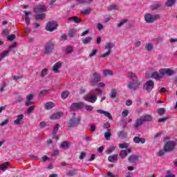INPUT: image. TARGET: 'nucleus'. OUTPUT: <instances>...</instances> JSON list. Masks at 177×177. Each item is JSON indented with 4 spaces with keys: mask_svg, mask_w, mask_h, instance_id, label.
Listing matches in <instances>:
<instances>
[{
    "mask_svg": "<svg viewBox=\"0 0 177 177\" xmlns=\"http://www.w3.org/2000/svg\"><path fill=\"white\" fill-rule=\"evenodd\" d=\"M127 77L132 81L127 84V88L131 91H136V89H139L141 82L138 79L136 74L132 72H129Z\"/></svg>",
    "mask_w": 177,
    "mask_h": 177,
    "instance_id": "obj_1",
    "label": "nucleus"
},
{
    "mask_svg": "<svg viewBox=\"0 0 177 177\" xmlns=\"http://www.w3.org/2000/svg\"><path fill=\"white\" fill-rule=\"evenodd\" d=\"M153 117L150 115H146L145 116H141L140 118L137 119L135 124H133V127L135 129H138L139 127H142L143 125V122L152 121Z\"/></svg>",
    "mask_w": 177,
    "mask_h": 177,
    "instance_id": "obj_2",
    "label": "nucleus"
},
{
    "mask_svg": "<svg viewBox=\"0 0 177 177\" xmlns=\"http://www.w3.org/2000/svg\"><path fill=\"white\" fill-rule=\"evenodd\" d=\"M81 123V118L74 117L73 118L70 119L67 123L66 127L71 129V128H75V127H78Z\"/></svg>",
    "mask_w": 177,
    "mask_h": 177,
    "instance_id": "obj_3",
    "label": "nucleus"
},
{
    "mask_svg": "<svg viewBox=\"0 0 177 177\" xmlns=\"http://www.w3.org/2000/svg\"><path fill=\"white\" fill-rule=\"evenodd\" d=\"M160 15L156 14V15H151V14H146L145 15V20L147 23H154V21H156V20H158L160 19Z\"/></svg>",
    "mask_w": 177,
    "mask_h": 177,
    "instance_id": "obj_4",
    "label": "nucleus"
},
{
    "mask_svg": "<svg viewBox=\"0 0 177 177\" xmlns=\"http://www.w3.org/2000/svg\"><path fill=\"white\" fill-rule=\"evenodd\" d=\"M176 146V142L169 141L164 145V151H173Z\"/></svg>",
    "mask_w": 177,
    "mask_h": 177,
    "instance_id": "obj_5",
    "label": "nucleus"
},
{
    "mask_svg": "<svg viewBox=\"0 0 177 177\" xmlns=\"http://www.w3.org/2000/svg\"><path fill=\"white\" fill-rule=\"evenodd\" d=\"M55 48V43H53V41H48V43H46L44 49V52L46 55H49V53H52V50H53Z\"/></svg>",
    "mask_w": 177,
    "mask_h": 177,
    "instance_id": "obj_6",
    "label": "nucleus"
},
{
    "mask_svg": "<svg viewBox=\"0 0 177 177\" xmlns=\"http://www.w3.org/2000/svg\"><path fill=\"white\" fill-rule=\"evenodd\" d=\"M113 48H114V43H106L105 45V49H107L108 51L104 53L102 55H101V57H107V56H109V55L111 54V49H113Z\"/></svg>",
    "mask_w": 177,
    "mask_h": 177,
    "instance_id": "obj_7",
    "label": "nucleus"
},
{
    "mask_svg": "<svg viewBox=\"0 0 177 177\" xmlns=\"http://www.w3.org/2000/svg\"><path fill=\"white\" fill-rule=\"evenodd\" d=\"M153 88H154V82H153L152 80H148L144 84V89L147 91V92H151Z\"/></svg>",
    "mask_w": 177,
    "mask_h": 177,
    "instance_id": "obj_8",
    "label": "nucleus"
},
{
    "mask_svg": "<svg viewBox=\"0 0 177 177\" xmlns=\"http://www.w3.org/2000/svg\"><path fill=\"white\" fill-rule=\"evenodd\" d=\"M100 78L102 77L100 75L97 73H94L93 74V77L91 78L90 82L91 85H95V84H97L99 81H100Z\"/></svg>",
    "mask_w": 177,
    "mask_h": 177,
    "instance_id": "obj_9",
    "label": "nucleus"
},
{
    "mask_svg": "<svg viewBox=\"0 0 177 177\" xmlns=\"http://www.w3.org/2000/svg\"><path fill=\"white\" fill-rule=\"evenodd\" d=\"M159 73L163 75H168V77H171V75L175 74V71H172L171 68H161L159 70Z\"/></svg>",
    "mask_w": 177,
    "mask_h": 177,
    "instance_id": "obj_10",
    "label": "nucleus"
},
{
    "mask_svg": "<svg viewBox=\"0 0 177 177\" xmlns=\"http://www.w3.org/2000/svg\"><path fill=\"white\" fill-rule=\"evenodd\" d=\"M57 28V23L55 21H50L47 24V26L46 27V30L47 31H54V30H56Z\"/></svg>",
    "mask_w": 177,
    "mask_h": 177,
    "instance_id": "obj_11",
    "label": "nucleus"
},
{
    "mask_svg": "<svg viewBox=\"0 0 177 177\" xmlns=\"http://www.w3.org/2000/svg\"><path fill=\"white\" fill-rule=\"evenodd\" d=\"M71 110H80V109H84V102H75L73 103L71 106Z\"/></svg>",
    "mask_w": 177,
    "mask_h": 177,
    "instance_id": "obj_12",
    "label": "nucleus"
},
{
    "mask_svg": "<svg viewBox=\"0 0 177 177\" xmlns=\"http://www.w3.org/2000/svg\"><path fill=\"white\" fill-rule=\"evenodd\" d=\"M23 120H24V115H18L17 119L14 121L15 125H21L24 123Z\"/></svg>",
    "mask_w": 177,
    "mask_h": 177,
    "instance_id": "obj_13",
    "label": "nucleus"
},
{
    "mask_svg": "<svg viewBox=\"0 0 177 177\" xmlns=\"http://www.w3.org/2000/svg\"><path fill=\"white\" fill-rule=\"evenodd\" d=\"M34 12H35V13H44V12H46V7L44 6H37L34 8Z\"/></svg>",
    "mask_w": 177,
    "mask_h": 177,
    "instance_id": "obj_14",
    "label": "nucleus"
},
{
    "mask_svg": "<svg viewBox=\"0 0 177 177\" xmlns=\"http://www.w3.org/2000/svg\"><path fill=\"white\" fill-rule=\"evenodd\" d=\"M132 151L131 149H128L127 150H121L120 151L119 156L121 158L124 159L127 156H128V153H131Z\"/></svg>",
    "mask_w": 177,
    "mask_h": 177,
    "instance_id": "obj_15",
    "label": "nucleus"
},
{
    "mask_svg": "<svg viewBox=\"0 0 177 177\" xmlns=\"http://www.w3.org/2000/svg\"><path fill=\"white\" fill-rule=\"evenodd\" d=\"M97 113H99L100 114H104V115H105V117H107L109 118V120H113V116L111 115V113H110L106 111H103L102 109H98V110H97Z\"/></svg>",
    "mask_w": 177,
    "mask_h": 177,
    "instance_id": "obj_16",
    "label": "nucleus"
},
{
    "mask_svg": "<svg viewBox=\"0 0 177 177\" xmlns=\"http://www.w3.org/2000/svg\"><path fill=\"white\" fill-rule=\"evenodd\" d=\"M61 117H63V113L58 112L50 115V120H59Z\"/></svg>",
    "mask_w": 177,
    "mask_h": 177,
    "instance_id": "obj_17",
    "label": "nucleus"
},
{
    "mask_svg": "<svg viewBox=\"0 0 177 177\" xmlns=\"http://www.w3.org/2000/svg\"><path fill=\"white\" fill-rule=\"evenodd\" d=\"M139 160V156L138 155H131L128 158L129 162L135 163Z\"/></svg>",
    "mask_w": 177,
    "mask_h": 177,
    "instance_id": "obj_18",
    "label": "nucleus"
},
{
    "mask_svg": "<svg viewBox=\"0 0 177 177\" xmlns=\"http://www.w3.org/2000/svg\"><path fill=\"white\" fill-rule=\"evenodd\" d=\"M162 77H164L162 74H158L157 72H153L151 75V78H153V80H161Z\"/></svg>",
    "mask_w": 177,
    "mask_h": 177,
    "instance_id": "obj_19",
    "label": "nucleus"
},
{
    "mask_svg": "<svg viewBox=\"0 0 177 177\" xmlns=\"http://www.w3.org/2000/svg\"><path fill=\"white\" fill-rule=\"evenodd\" d=\"M62 67V62H57L53 67L54 73H59V68Z\"/></svg>",
    "mask_w": 177,
    "mask_h": 177,
    "instance_id": "obj_20",
    "label": "nucleus"
},
{
    "mask_svg": "<svg viewBox=\"0 0 177 177\" xmlns=\"http://www.w3.org/2000/svg\"><path fill=\"white\" fill-rule=\"evenodd\" d=\"M96 96L91 95V96L85 98L86 102H89L90 103H95L96 102Z\"/></svg>",
    "mask_w": 177,
    "mask_h": 177,
    "instance_id": "obj_21",
    "label": "nucleus"
},
{
    "mask_svg": "<svg viewBox=\"0 0 177 177\" xmlns=\"http://www.w3.org/2000/svg\"><path fill=\"white\" fill-rule=\"evenodd\" d=\"M134 143H145L146 140L143 138L135 137L133 138Z\"/></svg>",
    "mask_w": 177,
    "mask_h": 177,
    "instance_id": "obj_22",
    "label": "nucleus"
},
{
    "mask_svg": "<svg viewBox=\"0 0 177 177\" xmlns=\"http://www.w3.org/2000/svg\"><path fill=\"white\" fill-rule=\"evenodd\" d=\"M118 158V154H115V155L109 156L108 160L110 162H114L115 161H117Z\"/></svg>",
    "mask_w": 177,
    "mask_h": 177,
    "instance_id": "obj_23",
    "label": "nucleus"
},
{
    "mask_svg": "<svg viewBox=\"0 0 177 177\" xmlns=\"http://www.w3.org/2000/svg\"><path fill=\"white\" fill-rule=\"evenodd\" d=\"M53 107H55V103L52 102H48L45 105L46 110H50V109H53Z\"/></svg>",
    "mask_w": 177,
    "mask_h": 177,
    "instance_id": "obj_24",
    "label": "nucleus"
},
{
    "mask_svg": "<svg viewBox=\"0 0 177 177\" xmlns=\"http://www.w3.org/2000/svg\"><path fill=\"white\" fill-rule=\"evenodd\" d=\"M91 12H92V9L91 8H87L84 10H82L80 13L84 16H88V15H91Z\"/></svg>",
    "mask_w": 177,
    "mask_h": 177,
    "instance_id": "obj_25",
    "label": "nucleus"
},
{
    "mask_svg": "<svg viewBox=\"0 0 177 177\" xmlns=\"http://www.w3.org/2000/svg\"><path fill=\"white\" fill-rule=\"evenodd\" d=\"M176 3V0H167L165 3L166 6L171 8V6H174Z\"/></svg>",
    "mask_w": 177,
    "mask_h": 177,
    "instance_id": "obj_26",
    "label": "nucleus"
},
{
    "mask_svg": "<svg viewBox=\"0 0 177 177\" xmlns=\"http://www.w3.org/2000/svg\"><path fill=\"white\" fill-rule=\"evenodd\" d=\"M8 167H9V162H6L0 165V169H1V171H6Z\"/></svg>",
    "mask_w": 177,
    "mask_h": 177,
    "instance_id": "obj_27",
    "label": "nucleus"
},
{
    "mask_svg": "<svg viewBox=\"0 0 177 177\" xmlns=\"http://www.w3.org/2000/svg\"><path fill=\"white\" fill-rule=\"evenodd\" d=\"M68 20H70L71 21H74L75 23H77V24L81 23V19L77 17H69Z\"/></svg>",
    "mask_w": 177,
    "mask_h": 177,
    "instance_id": "obj_28",
    "label": "nucleus"
},
{
    "mask_svg": "<svg viewBox=\"0 0 177 177\" xmlns=\"http://www.w3.org/2000/svg\"><path fill=\"white\" fill-rule=\"evenodd\" d=\"M77 30L75 29H71L68 33V37L70 38H73L75 37Z\"/></svg>",
    "mask_w": 177,
    "mask_h": 177,
    "instance_id": "obj_29",
    "label": "nucleus"
},
{
    "mask_svg": "<svg viewBox=\"0 0 177 177\" xmlns=\"http://www.w3.org/2000/svg\"><path fill=\"white\" fill-rule=\"evenodd\" d=\"M10 52V50H4L3 51V53H1V56H0V61H2V59L4 57H6V56H8V55H9V53Z\"/></svg>",
    "mask_w": 177,
    "mask_h": 177,
    "instance_id": "obj_30",
    "label": "nucleus"
},
{
    "mask_svg": "<svg viewBox=\"0 0 177 177\" xmlns=\"http://www.w3.org/2000/svg\"><path fill=\"white\" fill-rule=\"evenodd\" d=\"M25 13V21L26 24H30V17H28V15H31L30 12L24 11Z\"/></svg>",
    "mask_w": 177,
    "mask_h": 177,
    "instance_id": "obj_31",
    "label": "nucleus"
},
{
    "mask_svg": "<svg viewBox=\"0 0 177 177\" xmlns=\"http://www.w3.org/2000/svg\"><path fill=\"white\" fill-rule=\"evenodd\" d=\"M104 138L106 140H110V138H111V130H108L104 133Z\"/></svg>",
    "mask_w": 177,
    "mask_h": 177,
    "instance_id": "obj_32",
    "label": "nucleus"
},
{
    "mask_svg": "<svg viewBox=\"0 0 177 177\" xmlns=\"http://www.w3.org/2000/svg\"><path fill=\"white\" fill-rule=\"evenodd\" d=\"M145 49L148 52H151V50H153V44L151 43H147L145 45Z\"/></svg>",
    "mask_w": 177,
    "mask_h": 177,
    "instance_id": "obj_33",
    "label": "nucleus"
},
{
    "mask_svg": "<svg viewBox=\"0 0 177 177\" xmlns=\"http://www.w3.org/2000/svg\"><path fill=\"white\" fill-rule=\"evenodd\" d=\"M158 8H161V4L160 3H157L156 4L150 6L151 10H157Z\"/></svg>",
    "mask_w": 177,
    "mask_h": 177,
    "instance_id": "obj_34",
    "label": "nucleus"
},
{
    "mask_svg": "<svg viewBox=\"0 0 177 177\" xmlns=\"http://www.w3.org/2000/svg\"><path fill=\"white\" fill-rule=\"evenodd\" d=\"M158 114L162 117V115H164L165 114V109L164 108H159L158 109Z\"/></svg>",
    "mask_w": 177,
    "mask_h": 177,
    "instance_id": "obj_35",
    "label": "nucleus"
},
{
    "mask_svg": "<svg viewBox=\"0 0 177 177\" xmlns=\"http://www.w3.org/2000/svg\"><path fill=\"white\" fill-rule=\"evenodd\" d=\"M68 95H70V91H65L62 93V99H67L68 97Z\"/></svg>",
    "mask_w": 177,
    "mask_h": 177,
    "instance_id": "obj_36",
    "label": "nucleus"
},
{
    "mask_svg": "<svg viewBox=\"0 0 177 177\" xmlns=\"http://www.w3.org/2000/svg\"><path fill=\"white\" fill-rule=\"evenodd\" d=\"M73 50H74L73 49V46H66V48L65 52H66V53L70 54V53H73Z\"/></svg>",
    "mask_w": 177,
    "mask_h": 177,
    "instance_id": "obj_37",
    "label": "nucleus"
},
{
    "mask_svg": "<svg viewBox=\"0 0 177 177\" xmlns=\"http://www.w3.org/2000/svg\"><path fill=\"white\" fill-rule=\"evenodd\" d=\"M59 128H60V125L59 124H57L55 125L53 131V135H56V133H57V131H59Z\"/></svg>",
    "mask_w": 177,
    "mask_h": 177,
    "instance_id": "obj_38",
    "label": "nucleus"
},
{
    "mask_svg": "<svg viewBox=\"0 0 177 177\" xmlns=\"http://www.w3.org/2000/svg\"><path fill=\"white\" fill-rule=\"evenodd\" d=\"M45 14L42 13V14H39L36 15L35 19L36 20H44V19L45 18Z\"/></svg>",
    "mask_w": 177,
    "mask_h": 177,
    "instance_id": "obj_39",
    "label": "nucleus"
},
{
    "mask_svg": "<svg viewBox=\"0 0 177 177\" xmlns=\"http://www.w3.org/2000/svg\"><path fill=\"white\" fill-rule=\"evenodd\" d=\"M117 95H118L117 91H115V89H112L111 90V97L112 99H115V97H117Z\"/></svg>",
    "mask_w": 177,
    "mask_h": 177,
    "instance_id": "obj_40",
    "label": "nucleus"
},
{
    "mask_svg": "<svg viewBox=\"0 0 177 177\" xmlns=\"http://www.w3.org/2000/svg\"><path fill=\"white\" fill-rule=\"evenodd\" d=\"M91 41H92V37H86L85 39H84L82 40V42H83L85 45H86V44H89V42H91Z\"/></svg>",
    "mask_w": 177,
    "mask_h": 177,
    "instance_id": "obj_41",
    "label": "nucleus"
},
{
    "mask_svg": "<svg viewBox=\"0 0 177 177\" xmlns=\"http://www.w3.org/2000/svg\"><path fill=\"white\" fill-rule=\"evenodd\" d=\"M108 9L109 10H114V9H115L116 10H118V6H117V4L111 5L108 6Z\"/></svg>",
    "mask_w": 177,
    "mask_h": 177,
    "instance_id": "obj_42",
    "label": "nucleus"
},
{
    "mask_svg": "<svg viewBox=\"0 0 177 177\" xmlns=\"http://www.w3.org/2000/svg\"><path fill=\"white\" fill-rule=\"evenodd\" d=\"M66 175L68 176H74L75 175H77V170H71V171H69Z\"/></svg>",
    "mask_w": 177,
    "mask_h": 177,
    "instance_id": "obj_43",
    "label": "nucleus"
},
{
    "mask_svg": "<svg viewBox=\"0 0 177 177\" xmlns=\"http://www.w3.org/2000/svg\"><path fill=\"white\" fill-rule=\"evenodd\" d=\"M35 109V105L30 106L26 111L27 114L28 115L31 114V113H32V111H34Z\"/></svg>",
    "mask_w": 177,
    "mask_h": 177,
    "instance_id": "obj_44",
    "label": "nucleus"
},
{
    "mask_svg": "<svg viewBox=\"0 0 177 177\" xmlns=\"http://www.w3.org/2000/svg\"><path fill=\"white\" fill-rule=\"evenodd\" d=\"M33 97H34V95L32 94H30L26 97V100L25 102H32Z\"/></svg>",
    "mask_w": 177,
    "mask_h": 177,
    "instance_id": "obj_45",
    "label": "nucleus"
},
{
    "mask_svg": "<svg viewBox=\"0 0 177 177\" xmlns=\"http://www.w3.org/2000/svg\"><path fill=\"white\" fill-rule=\"evenodd\" d=\"M103 74H104V75H113V72L111 71H110V70H107V69H106V70H104V71H103Z\"/></svg>",
    "mask_w": 177,
    "mask_h": 177,
    "instance_id": "obj_46",
    "label": "nucleus"
},
{
    "mask_svg": "<svg viewBox=\"0 0 177 177\" xmlns=\"http://www.w3.org/2000/svg\"><path fill=\"white\" fill-rule=\"evenodd\" d=\"M79 3H91L93 0H77Z\"/></svg>",
    "mask_w": 177,
    "mask_h": 177,
    "instance_id": "obj_47",
    "label": "nucleus"
},
{
    "mask_svg": "<svg viewBox=\"0 0 177 177\" xmlns=\"http://www.w3.org/2000/svg\"><path fill=\"white\" fill-rule=\"evenodd\" d=\"M45 75H48V69L46 68H44L40 74L41 77H45Z\"/></svg>",
    "mask_w": 177,
    "mask_h": 177,
    "instance_id": "obj_48",
    "label": "nucleus"
},
{
    "mask_svg": "<svg viewBox=\"0 0 177 177\" xmlns=\"http://www.w3.org/2000/svg\"><path fill=\"white\" fill-rule=\"evenodd\" d=\"M48 92H49V90H42L39 91V96H42V95H48Z\"/></svg>",
    "mask_w": 177,
    "mask_h": 177,
    "instance_id": "obj_49",
    "label": "nucleus"
},
{
    "mask_svg": "<svg viewBox=\"0 0 177 177\" xmlns=\"http://www.w3.org/2000/svg\"><path fill=\"white\" fill-rule=\"evenodd\" d=\"M61 146L64 149H68V142H67V141H64L61 144Z\"/></svg>",
    "mask_w": 177,
    "mask_h": 177,
    "instance_id": "obj_50",
    "label": "nucleus"
},
{
    "mask_svg": "<svg viewBox=\"0 0 177 177\" xmlns=\"http://www.w3.org/2000/svg\"><path fill=\"white\" fill-rule=\"evenodd\" d=\"M119 147L120 149H128V144L127 142L119 144Z\"/></svg>",
    "mask_w": 177,
    "mask_h": 177,
    "instance_id": "obj_51",
    "label": "nucleus"
},
{
    "mask_svg": "<svg viewBox=\"0 0 177 177\" xmlns=\"http://www.w3.org/2000/svg\"><path fill=\"white\" fill-rule=\"evenodd\" d=\"M96 53H97V50L93 49L92 52L89 55V57H93V56H96Z\"/></svg>",
    "mask_w": 177,
    "mask_h": 177,
    "instance_id": "obj_52",
    "label": "nucleus"
},
{
    "mask_svg": "<svg viewBox=\"0 0 177 177\" xmlns=\"http://www.w3.org/2000/svg\"><path fill=\"white\" fill-rule=\"evenodd\" d=\"M8 41H14V39H16V35H11L8 36Z\"/></svg>",
    "mask_w": 177,
    "mask_h": 177,
    "instance_id": "obj_53",
    "label": "nucleus"
},
{
    "mask_svg": "<svg viewBox=\"0 0 177 177\" xmlns=\"http://www.w3.org/2000/svg\"><path fill=\"white\" fill-rule=\"evenodd\" d=\"M84 109H86V110H87V111H92V110H93V106H92L91 105H85Z\"/></svg>",
    "mask_w": 177,
    "mask_h": 177,
    "instance_id": "obj_54",
    "label": "nucleus"
},
{
    "mask_svg": "<svg viewBox=\"0 0 177 177\" xmlns=\"http://www.w3.org/2000/svg\"><path fill=\"white\" fill-rule=\"evenodd\" d=\"M51 156L53 157H56V156H59V150H54L53 152H51Z\"/></svg>",
    "mask_w": 177,
    "mask_h": 177,
    "instance_id": "obj_55",
    "label": "nucleus"
},
{
    "mask_svg": "<svg viewBox=\"0 0 177 177\" xmlns=\"http://www.w3.org/2000/svg\"><path fill=\"white\" fill-rule=\"evenodd\" d=\"M17 45V43L15 42L12 44H11L10 46H9L8 47V50H10V52L12 50V49H13V48H16Z\"/></svg>",
    "mask_w": 177,
    "mask_h": 177,
    "instance_id": "obj_56",
    "label": "nucleus"
},
{
    "mask_svg": "<svg viewBox=\"0 0 177 177\" xmlns=\"http://www.w3.org/2000/svg\"><path fill=\"white\" fill-rule=\"evenodd\" d=\"M114 150H115V147L108 149L106 151V153H107V154H111V153H113V151H114Z\"/></svg>",
    "mask_w": 177,
    "mask_h": 177,
    "instance_id": "obj_57",
    "label": "nucleus"
},
{
    "mask_svg": "<svg viewBox=\"0 0 177 177\" xmlns=\"http://www.w3.org/2000/svg\"><path fill=\"white\" fill-rule=\"evenodd\" d=\"M86 157V153L85 152H82L79 156L80 160H84Z\"/></svg>",
    "mask_w": 177,
    "mask_h": 177,
    "instance_id": "obj_58",
    "label": "nucleus"
},
{
    "mask_svg": "<svg viewBox=\"0 0 177 177\" xmlns=\"http://www.w3.org/2000/svg\"><path fill=\"white\" fill-rule=\"evenodd\" d=\"M128 114H129V111L128 110H124L123 111V112L122 113V115L125 118V117H128Z\"/></svg>",
    "mask_w": 177,
    "mask_h": 177,
    "instance_id": "obj_59",
    "label": "nucleus"
},
{
    "mask_svg": "<svg viewBox=\"0 0 177 177\" xmlns=\"http://www.w3.org/2000/svg\"><path fill=\"white\" fill-rule=\"evenodd\" d=\"M127 19H122L120 24H118V27L120 28L122 26H124V23H127Z\"/></svg>",
    "mask_w": 177,
    "mask_h": 177,
    "instance_id": "obj_60",
    "label": "nucleus"
},
{
    "mask_svg": "<svg viewBox=\"0 0 177 177\" xmlns=\"http://www.w3.org/2000/svg\"><path fill=\"white\" fill-rule=\"evenodd\" d=\"M111 126L110 125V123L109 122H106V123H104L103 124V127L105 129H109V128H110Z\"/></svg>",
    "mask_w": 177,
    "mask_h": 177,
    "instance_id": "obj_61",
    "label": "nucleus"
},
{
    "mask_svg": "<svg viewBox=\"0 0 177 177\" xmlns=\"http://www.w3.org/2000/svg\"><path fill=\"white\" fill-rule=\"evenodd\" d=\"M7 124H9V120H6L3 122H2L0 125L1 127H3L5 125H7Z\"/></svg>",
    "mask_w": 177,
    "mask_h": 177,
    "instance_id": "obj_62",
    "label": "nucleus"
},
{
    "mask_svg": "<svg viewBox=\"0 0 177 177\" xmlns=\"http://www.w3.org/2000/svg\"><path fill=\"white\" fill-rule=\"evenodd\" d=\"M168 120V118H160L158 120V122H165V121H167Z\"/></svg>",
    "mask_w": 177,
    "mask_h": 177,
    "instance_id": "obj_63",
    "label": "nucleus"
},
{
    "mask_svg": "<svg viewBox=\"0 0 177 177\" xmlns=\"http://www.w3.org/2000/svg\"><path fill=\"white\" fill-rule=\"evenodd\" d=\"M126 104H127V106H131V105L132 104V100H127L126 101Z\"/></svg>",
    "mask_w": 177,
    "mask_h": 177,
    "instance_id": "obj_64",
    "label": "nucleus"
}]
</instances>
